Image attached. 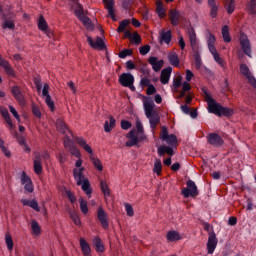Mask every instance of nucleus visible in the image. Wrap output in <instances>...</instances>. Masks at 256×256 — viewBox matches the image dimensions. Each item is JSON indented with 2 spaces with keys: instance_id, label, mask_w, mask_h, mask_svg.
Here are the masks:
<instances>
[{
  "instance_id": "nucleus-36",
  "label": "nucleus",
  "mask_w": 256,
  "mask_h": 256,
  "mask_svg": "<svg viewBox=\"0 0 256 256\" xmlns=\"http://www.w3.org/2000/svg\"><path fill=\"white\" fill-rule=\"evenodd\" d=\"M90 161L94 165L95 169H97V171H103V164L101 163V160H99V158L90 155Z\"/></svg>"
},
{
  "instance_id": "nucleus-57",
  "label": "nucleus",
  "mask_w": 256,
  "mask_h": 256,
  "mask_svg": "<svg viewBox=\"0 0 256 256\" xmlns=\"http://www.w3.org/2000/svg\"><path fill=\"white\" fill-rule=\"evenodd\" d=\"M182 81H183V78L181 76L174 78L173 79V88L179 89V87H181Z\"/></svg>"
},
{
  "instance_id": "nucleus-18",
  "label": "nucleus",
  "mask_w": 256,
  "mask_h": 256,
  "mask_svg": "<svg viewBox=\"0 0 256 256\" xmlns=\"http://www.w3.org/2000/svg\"><path fill=\"white\" fill-rule=\"evenodd\" d=\"M74 15H76L77 18L80 19V21H82L84 25H89V23H91V19L85 16L83 12V6L81 4H79L78 8L74 10Z\"/></svg>"
},
{
  "instance_id": "nucleus-32",
  "label": "nucleus",
  "mask_w": 256,
  "mask_h": 256,
  "mask_svg": "<svg viewBox=\"0 0 256 256\" xmlns=\"http://www.w3.org/2000/svg\"><path fill=\"white\" fill-rule=\"evenodd\" d=\"M216 0H208V5L210 7V16L212 19L217 18V11H219V8L217 7Z\"/></svg>"
},
{
  "instance_id": "nucleus-31",
  "label": "nucleus",
  "mask_w": 256,
  "mask_h": 256,
  "mask_svg": "<svg viewBox=\"0 0 256 256\" xmlns=\"http://www.w3.org/2000/svg\"><path fill=\"white\" fill-rule=\"evenodd\" d=\"M168 61L173 67H179V55L177 52H171L168 54Z\"/></svg>"
},
{
  "instance_id": "nucleus-55",
  "label": "nucleus",
  "mask_w": 256,
  "mask_h": 256,
  "mask_svg": "<svg viewBox=\"0 0 256 256\" xmlns=\"http://www.w3.org/2000/svg\"><path fill=\"white\" fill-rule=\"evenodd\" d=\"M63 143H64L65 149H71V147H74L75 145V142H73V140L69 137H65Z\"/></svg>"
},
{
  "instance_id": "nucleus-19",
  "label": "nucleus",
  "mask_w": 256,
  "mask_h": 256,
  "mask_svg": "<svg viewBox=\"0 0 256 256\" xmlns=\"http://www.w3.org/2000/svg\"><path fill=\"white\" fill-rule=\"evenodd\" d=\"M171 73H173V68H171V66L161 71L160 82L162 85H167L169 83V79H171Z\"/></svg>"
},
{
  "instance_id": "nucleus-30",
  "label": "nucleus",
  "mask_w": 256,
  "mask_h": 256,
  "mask_svg": "<svg viewBox=\"0 0 256 256\" xmlns=\"http://www.w3.org/2000/svg\"><path fill=\"white\" fill-rule=\"evenodd\" d=\"M156 13L160 19H165V17H167V14L165 13V8L163 7L162 1L156 2Z\"/></svg>"
},
{
  "instance_id": "nucleus-13",
  "label": "nucleus",
  "mask_w": 256,
  "mask_h": 256,
  "mask_svg": "<svg viewBox=\"0 0 256 256\" xmlns=\"http://www.w3.org/2000/svg\"><path fill=\"white\" fill-rule=\"evenodd\" d=\"M97 218L100 221L103 229H109V219L107 218V213L103 207H99L97 211Z\"/></svg>"
},
{
  "instance_id": "nucleus-33",
  "label": "nucleus",
  "mask_w": 256,
  "mask_h": 256,
  "mask_svg": "<svg viewBox=\"0 0 256 256\" xmlns=\"http://www.w3.org/2000/svg\"><path fill=\"white\" fill-rule=\"evenodd\" d=\"M235 0H225L224 9H226L228 15H233L235 12Z\"/></svg>"
},
{
  "instance_id": "nucleus-16",
  "label": "nucleus",
  "mask_w": 256,
  "mask_h": 256,
  "mask_svg": "<svg viewBox=\"0 0 256 256\" xmlns=\"http://www.w3.org/2000/svg\"><path fill=\"white\" fill-rule=\"evenodd\" d=\"M87 41H88V44L90 45V47H92V49H100L101 51H103V49H105V42L99 36L96 37L95 41H93V38H91V36H88Z\"/></svg>"
},
{
  "instance_id": "nucleus-11",
  "label": "nucleus",
  "mask_w": 256,
  "mask_h": 256,
  "mask_svg": "<svg viewBox=\"0 0 256 256\" xmlns=\"http://www.w3.org/2000/svg\"><path fill=\"white\" fill-rule=\"evenodd\" d=\"M217 243V235L215 234V232H212L209 235L207 242L208 255H213V253H215V249H217Z\"/></svg>"
},
{
  "instance_id": "nucleus-47",
  "label": "nucleus",
  "mask_w": 256,
  "mask_h": 256,
  "mask_svg": "<svg viewBox=\"0 0 256 256\" xmlns=\"http://www.w3.org/2000/svg\"><path fill=\"white\" fill-rule=\"evenodd\" d=\"M56 127L62 133H67V125L65 124V122L63 120L57 119L56 120Z\"/></svg>"
},
{
  "instance_id": "nucleus-15",
  "label": "nucleus",
  "mask_w": 256,
  "mask_h": 256,
  "mask_svg": "<svg viewBox=\"0 0 256 256\" xmlns=\"http://www.w3.org/2000/svg\"><path fill=\"white\" fill-rule=\"evenodd\" d=\"M0 67L4 69L6 75L9 77H15V70L13 69V66H11L9 61L5 60L3 56H0Z\"/></svg>"
},
{
  "instance_id": "nucleus-45",
  "label": "nucleus",
  "mask_w": 256,
  "mask_h": 256,
  "mask_svg": "<svg viewBox=\"0 0 256 256\" xmlns=\"http://www.w3.org/2000/svg\"><path fill=\"white\" fill-rule=\"evenodd\" d=\"M3 19H4L3 29H15V23L11 20H8L5 14L3 15Z\"/></svg>"
},
{
  "instance_id": "nucleus-60",
  "label": "nucleus",
  "mask_w": 256,
  "mask_h": 256,
  "mask_svg": "<svg viewBox=\"0 0 256 256\" xmlns=\"http://www.w3.org/2000/svg\"><path fill=\"white\" fill-rule=\"evenodd\" d=\"M131 127H133V125L128 120L121 121V129L124 131H128V129H131Z\"/></svg>"
},
{
  "instance_id": "nucleus-7",
  "label": "nucleus",
  "mask_w": 256,
  "mask_h": 256,
  "mask_svg": "<svg viewBox=\"0 0 256 256\" xmlns=\"http://www.w3.org/2000/svg\"><path fill=\"white\" fill-rule=\"evenodd\" d=\"M239 43L243 50V53L247 55V57L251 58V41L249 40V37L247 36V34H245V32L240 33Z\"/></svg>"
},
{
  "instance_id": "nucleus-53",
  "label": "nucleus",
  "mask_w": 256,
  "mask_h": 256,
  "mask_svg": "<svg viewBox=\"0 0 256 256\" xmlns=\"http://www.w3.org/2000/svg\"><path fill=\"white\" fill-rule=\"evenodd\" d=\"M44 97H45V103H46V105H48L50 111H54L55 102H53V100L51 99V95L50 96H44Z\"/></svg>"
},
{
  "instance_id": "nucleus-39",
  "label": "nucleus",
  "mask_w": 256,
  "mask_h": 256,
  "mask_svg": "<svg viewBox=\"0 0 256 256\" xmlns=\"http://www.w3.org/2000/svg\"><path fill=\"white\" fill-rule=\"evenodd\" d=\"M210 53L214 57V61H216V63H218V65H220V67H222V69H225V61H223V59H221V57L219 56V53H217V50H214Z\"/></svg>"
},
{
  "instance_id": "nucleus-46",
  "label": "nucleus",
  "mask_w": 256,
  "mask_h": 256,
  "mask_svg": "<svg viewBox=\"0 0 256 256\" xmlns=\"http://www.w3.org/2000/svg\"><path fill=\"white\" fill-rule=\"evenodd\" d=\"M246 9L249 15H256V2H247Z\"/></svg>"
},
{
  "instance_id": "nucleus-64",
  "label": "nucleus",
  "mask_w": 256,
  "mask_h": 256,
  "mask_svg": "<svg viewBox=\"0 0 256 256\" xmlns=\"http://www.w3.org/2000/svg\"><path fill=\"white\" fill-rule=\"evenodd\" d=\"M136 129H137V133L138 135H145L143 134V124L141 123V120H136Z\"/></svg>"
},
{
  "instance_id": "nucleus-25",
  "label": "nucleus",
  "mask_w": 256,
  "mask_h": 256,
  "mask_svg": "<svg viewBox=\"0 0 256 256\" xmlns=\"http://www.w3.org/2000/svg\"><path fill=\"white\" fill-rule=\"evenodd\" d=\"M21 203L25 207H31V209H34V211H41V208H39V203H37L36 200L22 199Z\"/></svg>"
},
{
  "instance_id": "nucleus-6",
  "label": "nucleus",
  "mask_w": 256,
  "mask_h": 256,
  "mask_svg": "<svg viewBox=\"0 0 256 256\" xmlns=\"http://www.w3.org/2000/svg\"><path fill=\"white\" fill-rule=\"evenodd\" d=\"M187 35L193 53L199 52L201 50V45L199 44V39H197V33H195V29L189 28L187 30Z\"/></svg>"
},
{
  "instance_id": "nucleus-62",
  "label": "nucleus",
  "mask_w": 256,
  "mask_h": 256,
  "mask_svg": "<svg viewBox=\"0 0 256 256\" xmlns=\"http://www.w3.org/2000/svg\"><path fill=\"white\" fill-rule=\"evenodd\" d=\"M202 225L204 227V231H207L208 235H211V233H215V231H213V226H211V224H209L208 222H202Z\"/></svg>"
},
{
  "instance_id": "nucleus-27",
  "label": "nucleus",
  "mask_w": 256,
  "mask_h": 256,
  "mask_svg": "<svg viewBox=\"0 0 256 256\" xmlns=\"http://www.w3.org/2000/svg\"><path fill=\"white\" fill-rule=\"evenodd\" d=\"M117 123V120L113 118V116H110L109 121H106L104 123V131L105 133H111L113 129L115 128V124Z\"/></svg>"
},
{
  "instance_id": "nucleus-5",
  "label": "nucleus",
  "mask_w": 256,
  "mask_h": 256,
  "mask_svg": "<svg viewBox=\"0 0 256 256\" xmlns=\"http://www.w3.org/2000/svg\"><path fill=\"white\" fill-rule=\"evenodd\" d=\"M135 133V129H132L127 133L126 137L128 141H126L125 143L126 147H135L138 143H141V141H145V139H147L145 135L142 134L140 136H137L135 135Z\"/></svg>"
},
{
  "instance_id": "nucleus-40",
  "label": "nucleus",
  "mask_w": 256,
  "mask_h": 256,
  "mask_svg": "<svg viewBox=\"0 0 256 256\" xmlns=\"http://www.w3.org/2000/svg\"><path fill=\"white\" fill-rule=\"evenodd\" d=\"M31 229L33 235H41V226H39V223L35 220L31 222Z\"/></svg>"
},
{
  "instance_id": "nucleus-4",
  "label": "nucleus",
  "mask_w": 256,
  "mask_h": 256,
  "mask_svg": "<svg viewBox=\"0 0 256 256\" xmlns=\"http://www.w3.org/2000/svg\"><path fill=\"white\" fill-rule=\"evenodd\" d=\"M186 185L187 187L181 192L185 199H189V197H197L199 195V189L193 180H188Z\"/></svg>"
},
{
  "instance_id": "nucleus-42",
  "label": "nucleus",
  "mask_w": 256,
  "mask_h": 256,
  "mask_svg": "<svg viewBox=\"0 0 256 256\" xmlns=\"http://www.w3.org/2000/svg\"><path fill=\"white\" fill-rule=\"evenodd\" d=\"M79 204H80V210L83 213V215H87V213H89V207L87 206V201L81 197L79 199Z\"/></svg>"
},
{
  "instance_id": "nucleus-58",
  "label": "nucleus",
  "mask_w": 256,
  "mask_h": 256,
  "mask_svg": "<svg viewBox=\"0 0 256 256\" xmlns=\"http://www.w3.org/2000/svg\"><path fill=\"white\" fill-rule=\"evenodd\" d=\"M57 159L60 165H65V162L67 161V154H65L64 152H60L57 156Z\"/></svg>"
},
{
  "instance_id": "nucleus-22",
  "label": "nucleus",
  "mask_w": 256,
  "mask_h": 256,
  "mask_svg": "<svg viewBox=\"0 0 256 256\" xmlns=\"http://www.w3.org/2000/svg\"><path fill=\"white\" fill-rule=\"evenodd\" d=\"M34 172L36 175L43 173V166L41 165V154L37 153L34 158Z\"/></svg>"
},
{
  "instance_id": "nucleus-24",
  "label": "nucleus",
  "mask_w": 256,
  "mask_h": 256,
  "mask_svg": "<svg viewBox=\"0 0 256 256\" xmlns=\"http://www.w3.org/2000/svg\"><path fill=\"white\" fill-rule=\"evenodd\" d=\"M217 41V38H215V35H213L211 32L208 33L207 35V45L210 53L212 51H216L217 49L215 48V43Z\"/></svg>"
},
{
  "instance_id": "nucleus-63",
  "label": "nucleus",
  "mask_w": 256,
  "mask_h": 256,
  "mask_svg": "<svg viewBox=\"0 0 256 256\" xmlns=\"http://www.w3.org/2000/svg\"><path fill=\"white\" fill-rule=\"evenodd\" d=\"M149 85H151V80H149V78H147V77L141 78L140 87H142V88L149 87Z\"/></svg>"
},
{
  "instance_id": "nucleus-54",
  "label": "nucleus",
  "mask_w": 256,
  "mask_h": 256,
  "mask_svg": "<svg viewBox=\"0 0 256 256\" xmlns=\"http://www.w3.org/2000/svg\"><path fill=\"white\" fill-rule=\"evenodd\" d=\"M131 55H133V50L124 49L118 54V57H120V59H125V57H129Z\"/></svg>"
},
{
  "instance_id": "nucleus-29",
  "label": "nucleus",
  "mask_w": 256,
  "mask_h": 256,
  "mask_svg": "<svg viewBox=\"0 0 256 256\" xmlns=\"http://www.w3.org/2000/svg\"><path fill=\"white\" fill-rule=\"evenodd\" d=\"M80 247L84 256L91 255V246H89V243L83 238L80 239Z\"/></svg>"
},
{
  "instance_id": "nucleus-20",
  "label": "nucleus",
  "mask_w": 256,
  "mask_h": 256,
  "mask_svg": "<svg viewBox=\"0 0 256 256\" xmlns=\"http://www.w3.org/2000/svg\"><path fill=\"white\" fill-rule=\"evenodd\" d=\"M169 18L171 25H173V27H177V25H179V21H181V13L178 10L171 9L169 11Z\"/></svg>"
},
{
  "instance_id": "nucleus-38",
  "label": "nucleus",
  "mask_w": 256,
  "mask_h": 256,
  "mask_svg": "<svg viewBox=\"0 0 256 256\" xmlns=\"http://www.w3.org/2000/svg\"><path fill=\"white\" fill-rule=\"evenodd\" d=\"M222 37L225 43H231V35L229 34V26L222 27Z\"/></svg>"
},
{
  "instance_id": "nucleus-44",
  "label": "nucleus",
  "mask_w": 256,
  "mask_h": 256,
  "mask_svg": "<svg viewBox=\"0 0 256 256\" xmlns=\"http://www.w3.org/2000/svg\"><path fill=\"white\" fill-rule=\"evenodd\" d=\"M164 141L167 143V145H170V147H175V145H177V136L170 134Z\"/></svg>"
},
{
  "instance_id": "nucleus-50",
  "label": "nucleus",
  "mask_w": 256,
  "mask_h": 256,
  "mask_svg": "<svg viewBox=\"0 0 256 256\" xmlns=\"http://www.w3.org/2000/svg\"><path fill=\"white\" fill-rule=\"evenodd\" d=\"M130 41L134 45H141V36L139 35V33L135 32L132 34Z\"/></svg>"
},
{
  "instance_id": "nucleus-28",
  "label": "nucleus",
  "mask_w": 256,
  "mask_h": 256,
  "mask_svg": "<svg viewBox=\"0 0 256 256\" xmlns=\"http://www.w3.org/2000/svg\"><path fill=\"white\" fill-rule=\"evenodd\" d=\"M173 39V35L171 34V30L163 31L160 34V43H166V45H169L171 43V40Z\"/></svg>"
},
{
  "instance_id": "nucleus-35",
  "label": "nucleus",
  "mask_w": 256,
  "mask_h": 256,
  "mask_svg": "<svg viewBox=\"0 0 256 256\" xmlns=\"http://www.w3.org/2000/svg\"><path fill=\"white\" fill-rule=\"evenodd\" d=\"M38 29L40 31L47 32V29H49V25L47 24V20H45V17L41 15L38 19Z\"/></svg>"
},
{
  "instance_id": "nucleus-17",
  "label": "nucleus",
  "mask_w": 256,
  "mask_h": 256,
  "mask_svg": "<svg viewBox=\"0 0 256 256\" xmlns=\"http://www.w3.org/2000/svg\"><path fill=\"white\" fill-rule=\"evenodd\" d=\"M103 3L105 5V9L108 11L109 17H111L113 21H117L115 16V9L113 8L115 7V0H103Z\"/></svg>"
},
{
  "instance_id": "nucleus-48",
  "label": "nucleus",
  "mask_w": 256,
  "mask_h": 256,
  "mask_svg": "<svg viewBox=\"0 0 256 256\" xmlns=\"http://www.w3.org/2000/svg\"><path fill=\"white\" fill-rule=\"evenodd\" d=\"M5 243L7 245L8 251H11L13 249V238L9 232L5 234Z\"/></svg>"
},
{
  "instance_id": "nucleus-56",
  "label": "nucleus",
  "mask_w": 256,
  "mask_h": 256,
  "mask_svg": "<svg viewBox=\"0 0 256 256\" xmlns=\"http://www.w3.org/2000/svg\"><path fill=\"white\" fill-rule=\"evenodd\" d=\"M32 113L37 119H41V109L39 106L32 104Z\"/></svg>"
},
{
  "instance_id": "nucleus-14",
  "label": "nucleus",
  "mask_w": 256,
  "mask_h": 256,
  "mask_svg": "<svg viewBox=\"0 0 256 256\" xmlns=\"http://www.w3.org/2000/svg\"><path fill=\"white\" fill-rule=\"evenodd\" d=\"M148 63H150V65L152 66V69H153V71H155V73H159V71H161V69H163V65H165L164 60H159L155 56H151L148 59Z\"/></svg>"
},
{
  "instance_id": "nucleus-23",
  "label": "nucleus",
  "mask_w": 256,
  "mask_h": 256,
  "mask_svg": "<svg viewBox=\"0 0 256 256\" xmlns=\"http://www.w3.org/2000/svg\"><path fill=\"white\" fill-rule=\"evenodd\" d=\"M169 155L170 157H173L174 152H173V148L171 146H159L158 148V155H160V157H163V155Z\"/></svg>"
},
{
  "instance_id": "nucleus-21",
  "label": "nucleus",
  "mask_w": 256,
  "mask_h": 256,
  "mask_svg": "<svg viewBox=\"0 0 256 256\" xmlns=\"http://www.w3.org/2000/svg\"><path fill=\"white\" fill-rule=\"evenodd\" d=\"M75 141L80 147H82V149H84V151H86V153H88V155H93V149L91 146H89V144H87V140H85L83 137H76Z\"/></svg>"
},
{
  "instance_id": "nucleus-41",
  "label": "nucleus",
  "mask_w": 256,
  "mask_h": 256,
  "mask_svg": "<svg viewBox=\"0 0 256 256\" xmlns=\"http://www.w3.org/2000/svg\"><path fill=\"white\" fill-rule=\"evenodd\" d=\"M167 239L171 242L173 241H179L181 239V236L176 231H169L166 235Z\"/></svg>"
},
{
  "instance_id": "nucleus-26",
  "label": "nucleus",
  "mask_w": 256,
  "mask_h": 256,
  "mask_svg": "<svg viewBox=\"0 0 256 256\" xmlns=\"http://www.w3.org/2000/svg\"><path fill=\"white\" fill-rule=\"evenodd\" d=\"M92 243H93L97 253H103L105 251V245H103V242L101 241V238L94 237L92 239Z\"/></svg>"
},
{
  "instance_id": "nucleus-9",
  "label": "nucleus",
  "mask_w": 256,
  "mask_h": 256,
  "mask_svg": "<svg viewBox=\"0 0 256 256\" xmlns=\"http://www.w3.org/2000/svg\"><path fill=\"white\" fill-rule=\"evenodd\" d=\"M20 179L21 185H24V189L27 193H33V191H35L33 181L31 180V177L27 175V173L22 172Z\"/></svg>"
},
{
  "instance_id": "nucleus-3",
  "label": "nucleus",
  "mask_w": 256,
  "mask_h": 256,
  "mask_svg": "<svg viewBox=\"0 0 256 256\" xmlns=\"http://www.w3.org/2000/svg\"><path fill=\"white\" fill-rule=\"evenodd\" d=\"M83 171H85V167H82L80 169H73V177L76 181V184L78 186H81L82 191H84V193H86V195L91 198V193H93V191L91 190V183H89V179L85 177Z\"/></svg>"
},
{
  "instance_id": "nucleus-37",
  "label": "nucleus",
  "mask_w": 256,
  "mask_h": 256,
  "mask_svg": "<svg viewBox=\"0 0 256 256\" xmlns=\"http://www.w3.org/2000/svg\"><path fill=\"white\" fill-rule=\"evenodd\" d=\"M193 57H194L195 69L197 70L201 69V66L203 65V61L201 60V54H199V51L193 52Z\"/></svg>"
},
{
  "instance_id": "nucleus-61",
  "label": "nucleus",
  "mask_w": 256,
  "mask_h": 256,
  "mask_svg": "<svg viewBox=\"0 0 256 256\" xmlns=\"http://www.w3.org/2000/svg\"><path fill=\"white\" fill-rule=\"evenodd\" d=\"M125 211L128 217H133V215H135V212L133 211V206H131V204L129 203L125 204Z\"/></svg>"
},
{
  "instance_id": "nucleus-59",
  "label": "nucleus",
  "mask_w": 256,
  "mask_h": 256,
  "mask_svg": "<svg viewBox=\"0 0 256 256\" xmlns=\"http://www.w3.org/2000/svg\"><path fill=\"white\" fill-rule=\"evenodd\" d=\"M151 51V46L149 44L141 46L139 48L140 55H147Z\"/></svg>"
},
{
  "instance_id": "nucleus-8",
  "label": "nucleus",
  "mask_w": 256,
  "mask_h": 256,
  "mask_svg": "<svg viewBox=\"0 0 256 256\" xmlns=\"http://www.w3.org/2000/svg\"><path fill=\"white\" fill-rule=\"evenodd\" d=\"M207 143L212 145V147H223V143H225V141L219 134L209 133L207 136Z\"/></svg>"
},
{
  "instance_id": "nucleus-51",
  "label": "nucleus",
  "mask_w": 256,
  "mask_h": 256,
  "mask_svg": "<svg viewBox=\"0 0 256 256\" xmlns=\"http://www.w3.org/2000/svg\"><path fill=\"white\" fill-rule=\"evenodd\" d=\"M73 155V157H76V159H81V152L79 151V148H77L76 145L72 146L71 148L68 149Z\"/></svg>"
},
{
  "instance_id": "nucleus-52",
  "label": "nucleus",
  "mask_w": 256,
  "mask_h": 256,
  "mask_svg": "<svg viewBox=\"0 0 256 256\" xmlns=\"http://www.w3.org/2000/svg\"><path fill=\"white\" fill-rule=\"evenodd\" d=\"M161 171H163V164L159 159H156L154 163V172L157 173L158 175H161Z\"/></svg>"
},
{
  "instance_id": "nucleus-49",
  "label": "nucleus",
  "mask_w": 256,
  "mask_h": 256,
  "mask_svg": "<svg viewBox=\"0 0 256 256\" xmlns=\"http://www.w3.org/2000/svg\"><path fill=\"white\" fill-rule=\"evenodd\" d=\"M100 189L106 197H109V195H111V192L109 191V186H107V182L101 180Z\"/></svg>"
},
{
  "instance_id": "nucleus-1",
  "label": "nucleus",
  "mask_w": 256,
  "mask_h": 256,
  "mask_svg": "<svg viewBox=\"0 0 256 256\" xmlns=\"http://www.w3.org/2000/svg\"><path fill=\"white\" fill-rule=\"evenodd\" d=\"M204 93V98L208 104V111L209 113H213L214 115H218V117H231L234 115L235 111L232 108H228L222 106L221 104L217 103L211 94L207 92V89H202Z\"/></svg>"
},
{
  "instance_id": "nucleus-43",
  "label": "nucleus",
  "mask_w": 256,
  "mask_h": 256,
  "mask_svg": "<svg viewBox=\"0 0 256 256\" xmlns=\"http://www.w3.org/2000/svg\"><path fill=\"white\" fill-rule=\"evenodd\" d=\"M129 23H131L128 19H124L119 23L117 28V33H124L125 29H127Z\"/></svg>"
},
{
  "instance_id": "nucleus-34",
  "label": "nucleus",
  "mask_w": 256,
  "mask_h": 256,
  "mask_svg": "<svg viewBox=\"0 0 256 256\" xmlns=\"http://www.w3.org/2000/svg\"><path fill=\"white\" fill-rule=\"evenodd\" d=\"M2 117L5 119L6 123L8 124L9 129L13 130L15 129V125L13 124V121H11V116L9 115L8 110H1Z\"/></svg>"
},
{
  "instance_id": "nucleus-12",
  "label": "nucleus",
  "mask_w": 256,
  "mask_h": 256,
  "mask_svg": "<svg viewBox=\"0 0 256 256\" xmlns=\"http://www.w3.org/2000/svg\"><path fill=\"white\" fill-rule=\"evenodd\" d=\"M119 83L122 87H127L135 83V76L131 73H122L119 77Z\"/></svg>"
},
{
  "instance_id": "nucleus-2",
  "label": "nucleus",
  "mask_w": 256,
  "mask_h": 256,
  "mask_svg": "<svg viewBox=\"0 0 256 256\" xmlns=\"http://www.w3.org/2000/svg\"><path fill=\"white\" fill-rule=\"evenodd\" d=\"M144 111L147 119H149L150 127L151 129H157V125H159L161 119L158 115H155V102H153V99L147 98L144 102Z\"/></svg>"
},
{
  "instance_id": "nucleus-10",
  "label": "nucleus",
  "mask_w": 256,
  "mask_h": 256,
  "mask_svg": "<svg viewBox=\"0 0 256 256\" xmlns=\"http://www.w3.org/2000/svg\"><path fill=\"white\" fill-rule=\"evenodd\" d=\"M11 93L14 99H16V101H18L20 105H23L25 103V94H23V88H21V86L19 85L13 86L11 88Z\"/></svg>"
}]
</instances>
